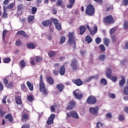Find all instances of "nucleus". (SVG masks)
Instances as JSON below:
<instances>
[{
    "label": "nucleus",
    "mask_w": 128,
    "mask_h": 128,
    "mask_svg": "<svg viewBox=\"0 0 128 128\" xmlns=\"http://www.w3.org/2000/svg\"><path fill=\"white\" fill-rule=\"evenodd\" d=\"M55 118L56 115L54 114H51L47 120V124H54V120Z\"/></svg>",
    "instance_id": "9b49d317"
},
{
    "label": "nucleus",
    "mask_w": 128,
    "mask_h": 128,
    "mask_svg": "<svg viewBox=\"0 0 128 128\" xmlns=\"http://www.w3.org/2000/svg\"><path fill=\"white\" fill-rule=\"evenodd\" d=\"M95 2L102 4V0H94Z\"/></svg>",
    "instance_id": "774afa93"
},
{
    "label": "nucleus",
    "mask_w": 128,
    "mask_h": 128,
    "mask_svg": "<svg viewBox=\"0 0 128 128\" xmlns=\"http://www.w3.org/2000/svg\"><path fill=\"white\" fill-rule=\"evenodd\" d=\"M112 74V69L110 68H107L106 72V76L109 78H110Z\"/></svg>",
    "instance_id": "a878e982"
},
{
    "label": "nucleus",
    "mask_w": 128,
    "mask_h": 128,
    "mask_svg": "<svg viewBox=\"0 0 128 128\" xmlns=\"http://www.w3.org/2000/svg\"><path fill=\"white\" fill-rule=\"evenodd\" d=\"M123 94H124L125 96H128V86H126L123 92Z\"/></svg>",
    "instance_id": "de8ad7c7"
},
{
    "label": "nucleus",
    "mask_w": 128,
    "mask_h": 128,
    "mask_svg": "<svg viewBox=\"0 0 128 128\" xmlns=\"http://www.w3.org/2000/svg\"><path fill=\"white\" fill-rule=\"evenodd\" d=\"M68 42L70 44H74L76 46V36H74V32H69L68 33Z\"/></svg>",
    "instance_id": "f03ea898"
},
{
    "label": "nucleus",
    "mask_w": 128,
    "mask_h": 128,
    "mask_svg": "<svg viewBox=\"0 0 128 128\" xmlns=\"http://www.w3.org/2000/svg\"><path fill=\"white\" fill-rule=\"evenodd\" d=\"M103 22L105 24H110L114 22V18L112 15H109L103 18Z\"/></svg>",
    "instance_id": "423d86ee"
},
{
    "label": "nucleus",
    "mask_w": 128,
    "mask_h": 128,
    "mask_svg": "<svg viewBox=\"0 0 128 128\" xmlns=\"http://www.w3.org/2000/svg\"><path fill=\"white\" fill-rule=\"evenodd\" d=\"M124 28V30H128V21H124L123 25Z\"/></svg>",
    "instance_id": "09e8293b"
},
{
    "label": "nucleus",
    "mask_w": 128,
    "mask_h": 128,
    "mask_svg": "<svg viewBox=\"0 0 128 128\" xmlns=\"http://www.w3.org/2000/svg\"><path fill=\"white\" fill-rule=\"evenodd\" d=\"M27 100L30 102H34V96L31 95L27 96Z\"/></svg>",
    "instance_id": "a19ab883"
},
{
    "label": "nucleus",
    "mask_w": 128,
    "mask_h": 128,
    "mask_svg": "<svg viewBox=\"0 0 128 128\" xmlns=\"http://www.w3.org/2000/svg\"><path fill=\"white\" fill-rule=\"evenodd\" d=\"M24 10V4H20L18 6V11L20 12V10Z\"/></svg>",
    "instance_id": "a18cd8bd"
},
{
    "label": "nucleus",
    "mask_w": 128,
    "mask_h": 128,
    "mask_svg": "<svg viewBox=\"0 0 128 128\" xmlns=\"http://www.w3.org/2000/svg\"><path fill=\"white\" fill-rule=\"evenodd\" d=\"M121 80H119V86L120 88H122L124 86V84H126V78L124 76H121Z\"/></svg>",
    "instance_id": "dca6fc26"
},
{
    "label": "nucleus",
    "mask_w": 128,
    "mask_h": 128,
    "mask_svg": "<svg viewBox=\"0 0 128 128\" xmlns=\"http://www.w3.org/2000/svg\"><path fill=\"white\" fill-rule=\"evenodd\" d=\"M98 110H100L98 106H96L95 108L90 107L89 109V112H91L92 114L96 116V114H98Z\"/></svg>",
    "instance_id": "1a4fd4ad"
},
{
    "label": "nucleus",
    "mask_w": 128,
    "mask_h": 128,
    "mask_svg": "<svg viewBox=\"0 0 128 128\" xmlns=\"http://www.w3.org/2000/svg\"><path fill=\"white\" fill-rule=\"evenodd\" d=\"M62 4H64L62 0H58L56 3V6H62Z\"/></svg>",
    "instance_id": "49530a36"
},
{
    "label": "nucleus",
    "mask_w": 128,
    "mask_h": 128,
    "mask_svg": "<svg viewBox=\"0 0 128 128\" xmlns=\"http://www.w3.org/2000/svg\"><path fill=\"white\" fill-rule=\"evenodd\" d=\"M100 82L102 84H104V86H106L108 84V81H106V80L104 78H102L100 80Z\"/></svg>",
    "instance_id": "c03bdc74"
},
{
    "label": "nucleus",
    "mask_w": 128,
    "mask_h": 128,
    "mask_svg": "<svg viewBox=\"0 0 128 128\" xmlns=\"http://www.w3.org/2000/svg\"><path fill=\"white\" fill-rule=\"evenodd\" d=\"M79 30H80V36H82L84 32H86V26H80L79 28Z\"/></svg>",
    "instance_id": "f3484780"
},
{
    "label": "nucleus",
    "mask_w": 128,
    "mask_h": 128,
    "mask_svg": "<svg viewBox=\"0 0 128 128\" xmlns=\"http://www.w3.org/2000/svg\"><path fill=\"white\" fill-rule=\"evenodd\" d=\"M64 42H66V37L62 36L60 42V44H62Z\"/></svg>",
    "instance_id": "58836bf2"
},
{
    "label": "nucleus",
    "mask_w": 128,
    "mask_h": 128,
    "mask_svg": "<svg viewBox=\"0 0 128 128\" xmlns=\"http://www.w3.org/2000/svg\"><path fill=\"white\" fill-rule=\"evenodd\" d=\"M51 22H52L53 24H55V26L58 24V19L52 18Z\"/></svg>",
    "instance_id": "3c124183"
},
{
    "label": "nucleus",
    "mask_w": 128,
    "mask_h": 128,
    "mask_svg": "<svg viewBox=\"0 0 128 128\" xmlns=\"http://www.w3.org/2000/svg\"><path fill=\"white\" fill-rule=\"evenodd\" d=\"M58 72H60L59 71L56 70H53L52 71V73L54 76H58Z\"/></svg>",
    "instance_id": "69168bd1"
},
{
    "label": "nucleus",
    "mask_w": 128,
    "mask_h": 128,
    "mask_svg": "<svg viewBox=\"0 0 128 128\" xmlns=\"http://www.w3.org/2000/svg\"><path fill=\"white\" fill-rule=\"evenodd\" d=\"M86 41L87 42L88 44H90L92 42V37L90 36H86L85 38Z\"/></svg>",
    "instance_id": "f704fd0d"
},
{
    "label": "nucleus",
    "mask_w": 128,
    "mask_h": 128,
    "mask_svg": "<svg viewBox=\"0 0 128 128\" xmlns=\"http://www.w3.org/2000/svg\"><path fill=\"white\" fill-rule=\"evenodd\" d=\"M100 128H102L104 124H102V123H101L100 122H97L96 124V128H100Z\"/></svg>",
    "instance_id": "0e129e2a"
},
{
    "label": "nucleus",
    "mask_w": 128,
    "mask_h": 128,
    "mask_svg": "<svg viewBox=\"0 0 128 128\" xmlns=\"http://www.w3.org/2000/svg\"><path fill=\"white\" fill-rule=\"evenodd\" d=\"M3 4L4 5V6H8V4H10V0H5L4 1Z\"/></svg>",
    "instance_id": "052dcab7"
},
{
    "label": "nucleus",
    "mask_w": 128,
    "mask_h": 128,
    "mask_svg": "<svg viewBox=\"0 0 128 128\" xmlns=\"http://www.w3.org/2000/svg\"><path fill=\"white\" fill-rule=\"evenodd\" d=\"M42 24L44 26H48L52 24V20H46L42 22Z\"/></svg>",
    "instance_id": "aec40b11"
},
{
    "label": "nucleus",
    "mask_w": 128,
    "mask_h": 128,
    "mask_svg": "<svg viewBox=\"0 0 128 128\" xmlns=\"http://www.w3.org/2000/svg\"><path fill=\"white\" fill-rule=\"evenodd\" d=\"M3 82L6 88H12V86H14V83L12 82H8V80L6 78H4L3 80Z\"/></svg>",
    "instance_id": "ddd939ff"
},
{
    "label": "nucleus",
    "mask_w": 128,
    "mask_h": 128,
    "mask_svg": "<svg viewBox=\"0 0 128 128\" xmlns=\"http://www.w3.org/2000/svg\"><path fill=\"white\" fill-rule=\"evenodd\" d=\"M56 87L60 92H62L64 88V84H58Z\"/></svg>",
    "instance_id": "6ab92c4d"
},
{
    "label": "nucleus",
    "mask_w": 128,
    "mask_h": 128,
    "mask_svg": "<svg viewBox=\"0 0 128 128\" xmlns=\"http://www.w3.org/2000/svg\"><path fill=\"white\" fill-rule=\"evenodd\" d=\"M30 128V124H24L21 128Z\"/></svg>",
    "instance_id": "864d4df0"
},
{
    "label": "nucleus",
    "mask_w": 128,
    "mask_h": 128,
    "mask_svg": "<svg viewBox=\"0 0 128 128\" xmlns=\"http://www.w3.org/2000/svg\"><path fill=\"white\" fill-rule=\"evenodd\" d=\"M21 88L23 92H28V87L26 86L24 84H22L21 85Z\"/></svg>",
    "instance_id": "473e14b6"
},
{
    "label": "nucleus",
    "mask_w": 128,
    "mask_h": 128,
    "mask_svg": "<svg viewBox=\"0 0 128 128\" xmlns=\"http://www.w3.org/2000/svg\"><path fill=\"white\" fill-rule=\"evenodd\" d=\"M86 14L88 16H94V8L92 5L90 4L87 6Z\"/></svg>",
    "instance_id": "20e7f679"
},
{
    "label": "nucleus",
    "mask_w": 128,
    "mask_h": 128,
    "mask_svg": "<svg viewBox=\"0 0 128 128\" xmlns=\"http://www.w3.org/2000/svg\"><path fill=\"white\" fill-rule=\"evenodd\" d=\"M76 106V101L71 100L69 102V105L66 107V110H72Z\"/></svg>",
    "instance_id": "4468645a"
},
{
    "label": "nucleus",
    "mask_w": 128,
    "mask_h": 128,
    "mask_svg": "<svg viewBox=\"0 0 128 128\" xmlns=\"http://www.w3.org/2000/svg\"><path fill=\"white\" fill-rule=\"evenodd\" d=\"M26 46L29 50H34V48H36L34 46V44L33 43H29L26 44Z\"/></svg>",
    "instance_id": "7c9ffc66"
},
{
    "label": "nucleus",
    "mask_w": 128,
    "mask_h": 128,
    "mask_svg": "<svg viewBox=\"0 0 128 128\" xmlns=\"http://www.w3.org/2000/svg\"><path fill=\"white\" fill-rule=\"evenodd\" d=\"M28 114L26 113H24L22 116V122L28 121L29 120Z\"/></svg>",
    "instance_id": "5701e85b"
},
{
    "label": "nucleus",
    "mask_w": 128,
    "mask_h": 128,
    "mask_svg": "<svg viewBox=\"0 0 128 128\" xmlns=\"http://www.w3.org/2000/svg\"><path fill=\"white\" fill-rule=\"evenodd\" d=\"M86 28L88 30H89V32L90 33V34H91V36H94V34H96L98 32V26H94V30L90 29V26H88V24H86Z\"/></svg>",
    "instance_id": "9d476101"
},
{
    "label": "nucleus",
    "mask_w": 128,
    "mask_h": 128,
    "mask_svg": "<svg viewBox=\"0 0 128 128\" xmlns=\"http://www.w3.org/2000/svg\"><path fill=\"white\" fill-rule=\"evenodd\" d=\"M46 82L48 84H50L51 86H52V84H54V78L50 76L47 77Z\"/></svg>",
    "instance_id": "412c9836"
},
{
    "label": "nucleus",
    "mask_w": 128,
    "mask_h": 128,
    "mask_svg": "<svg viewBox=\"0 0 128 128\" xmlns=\"http://www.w3.org/2000/svg\"><path fill=\"white\" fill-rule=\"evenodd\" d=\"M108 78H110V80H112V82H116V80H118V78H116V76H111Z\"/></svg>",
    "instance_id": "37998d69"
},
{
    "label": "nucleus",
    "mask_w": 128,
    "mask_h": 128,
    "mask_svg": "<svg viewBox=\"0 0 128 128\" xmlns=\"http://www.w3.org/2000/svg\"><path fill=\"white\" fill-rule=\"evenodd\" d=\"M110 42V39L106 38H104V46H108Z\"/></svg>",
    "instance_id": "c756f323"
},
{
    "label": "nucleus",
    "mask_w": 128,
    "mask_h": 128,
    "mask_svg": "<svg viewBox=\"0 0 128 128\" xmlns=\"http://www.w3.org/2000/svg\"><path fill=\"white\" fill-rule=\"evenodd\" d=\"M16 102L17 104H22V98L20 96H16L15 97Z\"/></svg>",
    "instance_id": "393cba45"
},
{
    "label": "nucleus",
    "mask_w": 128,
    "mask_h": 128,
    "mask_svg": "<svg viewBox=\"0 0 128 128\" xmlns=\"http://www.w3.org/2000/svg\"><path fill=\"white\" fill-rule=\"evenodd\" d=\"M44 78H42V74H40V83H39V88L40 92H42V94L44 96H48V90L46 89V85L44 82Z\"/></svg>",
    "instance_id": "f257e3e1"
},
{
    "label": "nucleus",
    "mask_w": 128,
    "mask_h": 128,
    "mask_svg": "<svg viewBox=\"0 0 128 128\" xmlns=\"http://www.w3.org/2000/svg\"><path fill=\"white\" fill-rule=\"evenodd\" d=\"M106 116L108 118H112V116L110 113H107L106 114Z\"/></svg>",
    "instance_id": "338daca9"
},
{
    "label": "nucleus",
    "mask_w": 128,
    "mask_h": 128,
    "mask_svg": "<svg viewBox=\"0 0 128 128\" xmlns=\"http://www.w3.org/2000/svg\"><path fill=\"white\" fill-rule=\"evenodd\" d=\"M98 100H96V98L92 95L88 96L86 100V102H87L88 104H96Z\"/></svg>",
    "instance_id": "39448f33"
},
{
    "label": "nucleus",
    "mask_w": 128,
    "mask_h": 128,
    "mask_svg": "<svg viewBox=\"0 0 128 128\" xmlns=\"http://www.w3.org/2000/svg\"><path fill=\"white\" fill-rule=\"evenodd\" d=\"M106 54H100L98 56V60H101V62H104V60H106Z\"/></svg>",
    "instance_id": "2f4dec72"
},
{
    "label": "nucleus",
    "mask_w": 128,
    "mask_h": 128,
    "mask_svg": "<svg viewBox=\"0 0 128 128\" xmlns=\"http://www.w3.org/2000/svg\"><path fill=\"white\" fill-rule=\"evenodd\" d=\"M111 39H112V42L114 44H115L116 42V36L114 35H113L111 36Z\"/></svg>",
    "instance_id": "5fc2aeb1"
},
{
    "label": "nucleus",
    "mask_w": 128,
    "mask_h": 128,
    "mask_svg": "<svg viewBox=\"0 0 128 128\" xmlns=\"http://www.w3.org/2000/svg\"><path fill=\"white\" fill-rule=\"evenodd\" d=\"M38 11V9L36 8V7H32V14H34L36 12Z\"/></svg>",
    "instance_id": "603ef678"
},
{
    "label": "nucleus",
    "mask_w": 128,
    "mask_h": 128,
    "mask_svg": "<svg viewBox=\"0 0 128 128\" xmlns=\"http://www.w3.org/2000/svg\"><path fill=\"white\" fill-rule=\"evenodd\" d=\"M114 32H116V28H113L110 30V34H114Z\"/></svg>",
    "instance_id": "13d9d810"
},
{
    "label": "nucleus",
    "mask_w": 128,
    "mask_h": 128,
    "mask_svg": "<svg viewBox=\"0 0 128 128\" xmlns=\"http://www.w3.org/2000/svg\"><path fill=\"white\" fill-rule=\"evenodd\" d=\"M58 72L60 76H64L66 74V67L64 65H62L60 66Z\"/></svg>",
    "instance_id": "2eb2a0df"
},
{
    "label": "nucleus",
    "mask_w": 128,
    "mask_h": 128,
    "mask_svg": "<svg viewBox=\"0 0 128 128\" xmlns=\"http://www.w3.org/2000/svg\"><path fill=\"white\" fill-rule=\"evenodd\" d=\"M26 85L30 90L32 92L34 90V84H32L30 81H28L26 82Z\"/></svg>",
    "instance_id": "cd10ccee"
},
{
    "label": "nucleus",
    "mask_w": 128,
    "mask_h": 128,
    "mask_svg": "<svg viewBox=\"0 0 128 128\" xmlns=\"http://www.w3.org/2000/svg\"><path fill=\"white\" fill-rule=\"evenodd\" d=\"M55 27L58 30H62V24L60 23L56 24V25H55Z\"/></svg>",
    "instance_id": "79ce46f5"
},
{
    "label": "nucleus",
    "mask_w": 128,
    "mask_h": 128,
    "mask_svg": "<svg viewBox=\"0 0 128 128\" xmlns=\"http://www.w3.org/2000/svg\"><path fill=\"white\" fill-rule=\"evenodd\" d=\"M72 83L76 85L77 86H82L84 82L80 78L74 79L72 80Z\"/></svg>",
    "instance_id": "f8f14e48"
},
{
    "label": "nucleus",
    "mask_w": 128,
    "mask_h": 128,
    "mask_svg": "<svg viewBox=\"0 0 128 128\" xmlns=\"http://www.w3.org/2000/svg\"><path fill=\"white\" fill-rule=\"evenodd\" d=\"M70 4H68L66 6V8H72L74 5V2H76V0H69Z\"/></svg>",
    "instance_id": "bb28decb"
},
{
    "label": "nucleus",
    "mask_w": 128,
    "mask_h": 128,
    "mask_svg": "<svg viewBox=\"0 0 128 128\" xmlns=\"http://www.w3.org/2000/svg\"><path fill=\"white\" fill-rule=\"evenodd\" d=\"M14 6V3H11L8 6H3L4 12L2 15V18H8V14L6 13L8 10H12Z\"/></svg>",
    "instance_id": "7ed1b4c3"
},
{
    "label": "nucleus",
    "mask_w": 128,
    "mask_h": 128,
    "mask_svg": "<svg viewBox=\"0 0 128 128\" xmlns=\"http://www.w3.org/2000/svg\"><path fill=\"white\" fill-rule=\"evenodd\" d=\"M70 66L74 72H76L78 70V60L73 59L70 62Z\"/></svg>",
    "instance_id": "6e6552de"
},
{
    "label": "nucleus",
    "mask_w": 128,
    "mask_h": 128,
    "mask_svg": "<svg viewBox=\"0 0 128 128\" xmlns=\"http://www.w3.org/2000/svg\"><path fill=\"white\" fill-rule=\"evenodd\" d=\"M72 94L73 96H74V98H76V100H80L84 96L82 93V92L78 89L74 90Z\"/></svg>",
    "instance_id": "0eeeda50"
},
{
    "label": "nucleus",
    "mask_w": 128,
    "mask_h": 128,
    "mask_svg": "<svg viewBox=\"0 0 128 128\" xmlns=\"http://www.w3.org/2000/svg\"><path fill=\"white\" fill-rule=\"evenodd\" d=\"M35 60L36 62H40L42 60V57L40 56H36L35 57Z\"/></svg>",
    "instance_id": "e433bc0d"
},
{
    "label": "nucleus",
    "mask_w": 128,
    "mask_h": 128,
    "mask_svg": "<svg viewBox=\"0 0 128 128\" xmlns=\"http://www.w3.org/2000/svg\"><path fill=\"white\" fill-rule=\"evenodd\" d=\"M5 118H6L7 120H8V122H14V118H12V114H6L5 116Z\"/></svg>",
    "instance_id": "4be33fe9"
},
{
    "label": "nucleus",
    "mask_w": 128,
    "mask_h": 128,
    "mask_svg": "<svg viewBox=\"0 0 128 128\" xmlns=\"http://www.w3.org/2000/svg\"><path fill=\"white\" fill-rule=\"evenodd\" d=\"M8 33V31L6 30H4L2 32V40L4 42V44H8V42L4 41L6 39V34Z\"/></svg>",
    "instance_id": "c9c22d12"
},
{
    "label": "nucleus",
    "mask_w": 128,
    "mask_h": 128,
    "mask_svg": "<svg viewBox=\"0 0 128 128\" xmlns=\"http://www.w3.org/2000/svg\"><path fill=\"white\" fill-rule=\"evenodd\" d=\"M16 34L19 36H24V38H28V35L26 33V32L24 30L18 31V32H17Z\"/></svg>",
    "instance_id": "a211bd4d"
},
{
    "label": "nucleus",
    "mask_w": 128,
    "mask_h": 128,
    "mask_svg": "<svg viewBox=\"0 0 128 128\" xmlns=\"http://www.w3.org/2000/svg\"><path fill=\"white\" fill-rule=\"evenodd\" d=\"M4 64H8V62H10V58H6L4 60Z\"/></svg>",
    "instance_id": "6e6d98bb"
},
{
    "label": "nucleus",
    "mask_w": 128,
    "mask_h": 128,
    "mask_svg": "<svg viewBox=\"0 0 128 128\" xmlns=\"http://www.w3.org/2000/svg\"><path fill=\"white\" fill-rule=\"evenodd\" d=\"M56 52L52 50H50L48 52L49 58H54L56 56Z\"/></svg>",
    "instance_id": "72a5a7b5"
},
{
    "label": "nucleus",
    "mask_w": 128,
    "mask_h": 128,
    "mask_svg": "<svg viewBox=\"0 0 128 128\" xmlns=\"http://www.w3.org/2000/svg\"><path fill=\"white\" fill-rule=\"evenodd\" d=\"M118 120L122 122L124 120V116L123 115H120L118 117Z\"/></svg>",
    "instance_id": "680f3d73"
},
{
    "label": "nucleus",
    "mask_w": 128,
    "mask_h": 128,
    "mask_svg": "<svg viewBox=\"0 0 128 128\" xmlns=\"http://www.w3.org/2000/svg\"><path fill=\"white\" fill-rule=\"evenodd\" d=\"M108 96L110 98H116V95L114 94L109 93L108 94Z\"/></svg>",
    "instance_id": "bf43d9fd"
},
{
    "label": "nucleus",
    "mask_w": 128,
    "mask_h": 128,
    "mask_svg": "<svg viewBox=\"0 0 128 128\" xmlns=\"http://www.w3.org/2000/svg\"><path fill=\"white\" fill-rule=\"evenodd\" d=\"M70 114H71V116H72V118H78V113H76V111L71 112Z\"/></svg>",
    "instance_id": "c85d7f7f"
},
{
    "label": "nucleus",
    "mask_w": 128,
    "mask_h": 128,
    "mask_svg": "<svg viewBox=\"0 0 128 128\" xmlns=\"http://www.w3.org/2000/svg\"><path fill=\"white\" fill-rule=\"evenodd\" d=\"M15 44L16 46H22V42L20 40H18L16 42Z\"/></svg>",
    "instance_id": "ea45409f"
},
{
    "label": "nucleus",
    "mask_w": 128,
    "mask_h": 128,
    "mask_svg": "<svg viewBox=\"0 0 128 128\" xmlns=\"http://www.w3.org/2000/svg\"><path fill=\"white\" fill-rule=\"evenodd\" d=\"M26 62H24V60H20L18 64L21 70H23L24 68H26Z\"/></svg>",
    "instance_id": "b1692460"
},
{
    "label": "nucleus",
    "mask_w": 128,
    "mask_h": 128,
    "mask_svg": "<svg viewBox=\"0 0 128 128\" xmlns=\"http://www.w3.org/2000/svg\"><path fill=\"white\" fill-rule=\"evenodd\" d=\"M100 50H102V52H104L106 50V48L104 47V46L102 44H100Z\"/></svg>",
    "instance_id": "e2e57ef3"
},
{
    "label": "nucleus",
    "mask_w": 128,
    "mask_h": 128,
    "mask_svg": "<svg viewBox=\"0 0 128 128\" xmlns=\"http://www.w3.org/2000/svg\"><path fill=\"white\" fill-rule=\"evenodd\" d=\"M95 42L97 44H100L102 42V39L100 37H98L96 38Z\"/></svg>",
    "instance_id": "8fccbe9b"
},
{
    "label": "nucleus",
    "mask_w": 128,
    "mask_h": 128,
    "mask_svg": "<svg viewBox=\"0 0 128 128\" xmlns=\"http://www.w3.org/2000/svg\"><path fill=\"white\" fill-rule=\"evenodd\" d=\"M34 20V16H29L28 18V22H32V20Z\"/></svg>",
    "instance_id": "4c0bfd02"
},
{
    "label": "nucleus",
    "mask_w": 128,
    "mask_h": 128,
    "mask_svg": "<svg viewBox=\"0 0 128 128\" xmlns=\"http://www.w3.org/2000/svg\"><path fill=\"white\" fill-rule=\"evenodd\" d=\"M122 4L124 6H128V0H122Z\"/></svg>",
    "instance_id": "4d7b16f0"
}]
</instances>
